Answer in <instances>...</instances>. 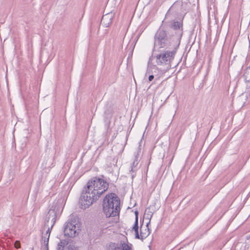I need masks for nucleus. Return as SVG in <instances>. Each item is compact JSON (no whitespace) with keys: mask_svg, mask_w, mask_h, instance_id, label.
Masks as SVG:
<instances>
[{"mask_svg":"<svg viewBox=\"0 0 250 250\" xmlns=\"http://www.w3.org/2000/svg\"><path fill=\"white\" fill-rule=\"evenodd\" d=\"M108 186V183L103 179L97 177L92 178L87 183L85 190L80 197V208L83 209L89 208L107 190Z\"/></svg>","mask_w":250,"mask_h":250,"instance_id":"1","label":"nucleus"},{"mask_svg":"<svg viewBox=\"0 0 250 250\" xmlns=\"http://www.w3.org/2000/svg\"><path fill=\"white\" fill-rule=\"evenodd\" d=\"M180 6L181 2L177 1L174 2L167 11L161 25V28H164V30H167L170 35L174 36V40H175L177 47H179L183 34V22L175 20L167 21V20L170 19V16L174 12H177L178 8Z\"/></svg>","mask_w":250,"mask_h":250,"instance_id":"2","label":"nucleus"},{"mask_svg":"<svg viewBox=\"0 0 250 250\" xmlns=\"http://www.w3.org/2000/svg\"><path fill=\"white\" fill-rule=\"evenodd\" d=\"M120 200L114 193L106 195L103 200V207L107 217L119 215Z\"/></svg>","mask_w":250,"mask_h":250,"instance_id":"3","label":"nucleus"},{"mask_svg":"<svg viewBox=\"0 0 250 250\" xmlns=\"http://www.w3.org/2000/svg\"><path fill=\"white\" fill-rule=\"evenodd\" d=\"M155 40L161 48L167 47L171 45L172 42H175L174 36L161 27L155 35Z\"/></svg>","mask_w":250,"mask_h":250,"instance_id":"4","label":"nucleus"},{"mask_svg":"<svg viewBox=\"0 0 250 250\" xmlns=\"http://www.w3.org/2000/svg\"><path fill=\"white\" fill-rule=\"evenodd\" d=\"M176 53L175 50L166 51L161 52L155 57L158 65L164 66L166 70L171 68V62L173 60Z\"/></svg>","mask_w":250,"mask_h":250,"instance_id":"5","label":"nucleus"},{"mask_svg":"<svg viewBox=\"0 0 250 250\" xmlns=\"http://www.w3.org/2000/svg\"><path fill=\"white\" fill-rule=\"evenodd\" d=\"M62 205L61 201L54 202L51 208L48 211L45 218V226H48V224H51V226L54 225L58 215L62 211Z\"/></svg>","mask_w":250,"mask_h":250,"instance_id":"6","label":"nucleus"},{"mask_svg":"<svg viewBox=\"0 0 250 250\" xmlns=\"http://www.w3.org/2000/svg\"><path fill=\"white\" fill-rule=\"evenodd\" d=\"M79 227L75 222H68L64 228V235L69 237L73 238L78 234L79 232Z\"/></svg>","mask_w":250,"mask_h":250,"instance_id":"7","label":"nucleus"},{"mask_svg":"<svg viewBox=\"0 0 250 250\" xmlns=\"http://www.w3.org/2000/svg\"><path fill=\"white\" fill-rule=\"evenodd\" d=\"M149 223V222L147 223L146 227L145 228V229H143L142 227H141L140 229V234H139L138 231V225H137V229H133V227L132 228V229L134 230L135 232V238L140 239L142 241H143L149 235L150 232V230L148 227Z\"/></svg>","mask_w":250,"mask_h":250,"instance_id":"8","label":"nucleus"},{"mask_svg":"<svg viewBox=\"0 0 250 250\" xmlns=\"http://www.w3.org/2000/svg\"><path fill=\"white\" fill-rule=\"evenodd\" d=\"M44 229L47 228V230H46V233L42 236V240L43 241L42 245L45 246L46 250H48V241L53 227L51 226V224H48V226H44Z\"/></svg>","mask_w":250,"mask_h":250,"instance_id":"9","label":"nucleus"},{"mask_svg":"<svg viewBox=\"0 0 250 250\" xmlns=\"http://www.w3.org/2000/svg\"><path fill=\"white\" fill-rule=\"evenodd\" d=\"M113 17L114 14L112 12L103 15L101 20V23L105 27H108L112 23Z\"/></svg>","mask_w":250,"mask_h":250,"instance_id":"10","label":"nucleus"},{"mask_svg":"<svg viewBox=\"0 0 250 250\" xmlns=\"http://www.w3.org/2000/svg\"><path fill=\"white\" fill-rule=\"evenodd\" d=\"M117 160L111 156H107L106 159V166L108 167H112L115 166L117 163Z\"/></svg>","mask_w":250,"mask_h":250,"instance_id":"11","label":"nucleus"},{"mask_svg":"<svg viewBox=\"0 0 250 250\" xmlns=\"http://www.w3.org/2000/svg\"><path fill=\"white\" fill-rule=\"evenodd\" d=\"M243 77L246 83L250 84V66L247 67L244 70Z\"/></svg>","mask_w":250,"mask_h":250,"instance_id":"12","label":"nucleus"},{"mask_svg":"<svg viewBox=\"0 0 250 250\" xmlns=\"http://www.w3.org/2000/svg\"><path fill=\"white\" fill-rule=\"evenodd\" d=\"M121 243L120 244L115 243H110L107 250H121Z\"/></svg>","mask_w":250,"mask_h":250,"instance_id":"13","label":"nucleus"},{"mask_svg":"<svg viewBox=\"0 0 250 250\" xmlns=\"http://www.w3.org/2000/svg\"><path fill=\"white\" fill-rule=\"evenodd\" d=\"M69 243V240L67 239L61 240L60 242L57 245V250H63L65 246H67Z\"/></svg>","mask_w":250,"mask_h":250,"instance_id":"14","label":"nucleus"},{"mask_svg":"<svg viewBox=\"0 0 250 250\" xmlns=\"http://www.w3.org/2000/svg\"><path fill=\"white\" fill-rule=\"evenodd\" d=\"M139 162V160H133V162L131 164V169L130 170V172L134 173L136 171Z\"/></svg>","mask_w":250,"mask_h":250,"instance_id":"15","label":"nucleus"},{"mask_svg":"<svg viewBox=\"0 0 250 250\" xmlns=\"http://www.w3.org/2000/svg\"><path fill=\"white\" fill-rule=\"evenodd\" d=\"M142 151V147L140 142L139 143V145L135 152L134 153V159L133 160H139V158L141 154Z\"/></svg>","mask_w":250,"mask_h":250,"instance_id":"16","label":"nucleus"},{"mask_svg":"<svg viewBox=\"0 0 250 250\" xmlns=\"http://www.w3.org/2000/svg\"><path fill=\"white\" fill-rule=\"evenodd\" d=\"M131 244H128L125 242H121V250H132Z\"/></svg>","mask_w":250,"mask_h":250,"instance_id":"17","label":"nucleus"},{"mask_svg":"<svg viewBox=\"0 0 250 250\" xmlns=\"http://www.w3.org/2000/svg\"><path fill=\"white\" fill-rule=\"evenodd\" d=\"M138 214L139 212L138 210H136L135 211V223L133 226V229H137V225H138Z\"/></svg>","mask_w":250,"mask_h":250,"instance_id":"18","label":"nucleus"},{"mask_svg":"<svg viewBox=\"0 0 250 250\" xmlns=\"http://www.w3.org/2000/svg\"><path fill=\"white\" fill-rule=\"evenodd\" d=\"M21 244L19 241H16L14 243V246L16 248L18 249L20 248Z\"/></svg>","mask_w":250,"mask_h":250,"instance_id":"19","label":"nucleus"},{"mask_svg":"<svg viewBox=\"0 0 250 250\" xmlns=\"http://www.w3.org/2000/svg\"><path fill=\"white\" fill-rule=\"evenodd\" d=\"M154 75H150L148 77V81L149 82L152 81L154 79Z\"/></svg>","mask_w":250,"mask_h":250,"instance_id":"20","label":"nucleus"},{"mask_svg":"<svg viewBox=\"0 0 250 250\" xmlns=\"http://www.w3.org/2000/svg\"><path fill=\"white\" fill-rule=\"evenodd\" d=\"M133 177H134V175H132V177L133 178Z\"/></svg>","mask_w":250,"mask_h":250,"instance_id":"21","label":"nucleus"},{"mask_svg":"<svg viewBox=\"0 0 250 250\" xmlns=\"http://www.w3.org/2000/svg\"><path fill=\"white\" fill-rule=\"evenodd\" d=\"M249 43H250V41H249Z\"/></svg>","mask_w":250,"mask_h":250,"instance_id":"22","label":"nucleus"}]
</instances>
